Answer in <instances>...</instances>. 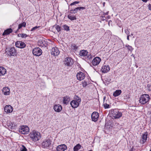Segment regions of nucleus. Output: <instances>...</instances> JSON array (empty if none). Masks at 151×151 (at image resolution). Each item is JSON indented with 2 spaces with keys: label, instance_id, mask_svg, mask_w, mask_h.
Here are the masks:
<instances>
[{
  "label": "nucleus",
  "instance_id": "6ab92c4d",
  "mask_svg": "<svg viewBox=\"0 0 151 151\" xmlns=\"http://www.w3.org/2000/svg\"><path fill=\"white\" fill-rule=\"evenodd\" d=\"M54 109L55 111L59 112L62 110V107L59 104L55 105L54 106Z\"/></svg>",
  "mask_w": 151,
  "mask_h": 151
},
{
  "label": "nucleus",
  "instance_id": "7c9ffc66",
  "mask_svg": "<svg viewBox=\"0 0 151 151\" xmlns=\"http://www.w3.org/2000/svg\"><path fill=\"white\" fill-rule=\"evenodd\" d=\"M146 90L149 91H151V83H148L145 87Z\"/></svg>",
  "mask_w": 151,
  "mask_h": 151
},
{
  "label": "nucleus",
  "instance_id": "3c124183",
  "mask_svg": "<svg viewBox=\"0 0 151 151\" xmlns=\"http://www.w3.org/2000/svg\"><path fill=\"white\" fill-rule=\"evenodd\" d=\"M110 18V16H108L107 17V19H109Z\"/></svg>",
  "mask_w": 151,
  "mask_h": 151
},
{
  "label": "nucleus",
  "instance_id": "864d4df0",
  "mask_svg": "<svg viewBox=\"0 0 151 151\" xmlns=\"http://www.w3.org/2000/svg\"><path fill=\"white\" fill-rule=\"evenodd\" d=\"M102 18H104V17H104V16H102Z\"/></svg>",
  "mask_w": 151,
  "mask_h": 151
},
{
  "label": "nucleus",
  "instance_id": "473e14b6",
  "mask_svg": "<svg viewBox=\"0 0 151 151\" xmlns=\"http://www.w3.org/2000/svg\"><path fill=\"white\" fill-rule=\"evenodd\" d=\"M63 27L64 30L67 31H68L70 30L69 27L66 24L64 25L63 26Z\"/></svg>",
  "mask_w": 151,
  "mask_h": 151
},
{
  "label": "nucleus",
  "instance_id": "72a5a7b5",
  "mask_svg": "<svg viewBox=\"0 0 151 151\" xmlns=\"http://www.w3.org/2000/svg\"><path fill=\"white\" fill-rule=\"evenodd\" d=\"M54 27H55V29L58 32H59L61 31V27L59 26H54Z\"/></svg>",
  "mask_w": 151,
  "mask_h": 151
},
{
  "label": "nucleus",
  "instance_id": "20e7f679",
  "mask_svg": "<svg viewBox=\"0 0 151 151\" xmlns=\"http://www.w3.org/2000/svg\"><path fill=\"white\" fill-rule=\"evenodd\" d=\"M111 116L115 119H119L122 115V113L119 111L118 110L116 109L111 110Z\"/></svg>",
  "mask_w": 151,
  "mask_h": 151
},
{
  "label": "nucleus",
  "instance_id": "4be33fe9",
  "mask_svg": "<svg viewBox=\"0 0 151 151\" xmlns=\"http://www.w3.org/2000/svg\"><path fill=\"white\" fill-rule=\"evenodd\" d=\"M6 73V70L3 67L0 66V76H4Z\"/></svg>",
  "mask_w": 151,
  "mask_h": 151
},
{
  "label": "nucleus",
  "instance_id": "ddd939ff",
  "mask_svg": "<svg viewBox=\"0 0 151 151\" xmlns=\"http://www.w3.org/2000/svg\"><path fill=\"white\" fill-rule=\"evenodd\" d=\"M99 114L98 113L96 112H93L91 116V117L92 121L96 122L97 121L99 117Z\"/></svg>",
  "mask_w": 151,
  "mask_h": 151
},
{
  "label": "nucleus",
  "instance_id": "cd10ccee",
  "mask_svg": "<svg viewBox=\"0 0 151 151\" xmlns=\"http://www.w3.org/2000/svg\"><path fill=\"white\" fill-rule=\"evenodd\" d=\"M122 91L121 90H116L113 93V95L116 97L119 96L121 93Z\"/></svg>",
  "mask_w": 151,
  "mask_h": 151
},
{
  "label": "nucleus",
  "instance_id": "393cba45",
  "mask_svg": "<svg viewBox=\"0 0 151 151\" xmlns=\"http://www.w3.org/2000/svg\"><path fill=\"white\" fill-rule=\"evenodd\" d=\"M12 32V30L11 28H9L5 30L3 33V35H8Z\"/></svg>",
  "mask_w": 151,
  "mask_h": 151
},
{
  "label": "nucleus",
  "instance_id": "6e6d98bb",
  "mask_svg": "<svg viewBox=\"0 0 151 151\" xmlns=\"http://www.w3.org/2000/svg\"><path fill=\"white\" fill-rule=\"evenodd\" d=\"M133 34H131V35L132 36H133Z\"/></svg>",
  "mask_w": 151,
  "mask_h": 151
},
{
  "label": "nucleus",
  "instance_id": "9d476101",
  "mask_svg": "<svg viewBox=\"0 0 151 151\" xmlns=\"http://www.w3.org/2000/svg\"><path fill=\"white\" fill-rule=\"evenodd\" d=\"M60 52L58 49L56 47L52 48L51 50V54L54 56L58 55L59 54Z\"/></svg>",
  "mask_w": 151,
  "mask_h": 151
},
{
  "label": "nucleus",
  "instance_id": "0eeeda50",
  "mask_svg": "<svg viewBox=\"0 0 151 151\" xmlns=\"http://www.w3.org/2000/svg\"><path fill=\"white\" fill-rule=\"evenodd\" d=\"M81 102V99L79 97H78V99H76V100H72L71 101L70 104L73 108H76L78 106L79 103Z\"/></svg>",
  "mask_w": 151,
  "mask_h": 151
},
{
  "label": "nucleus",
  "instance_id": "2eb2a0df",
  "mask_svg": "<svg viewBox=\"0 0 151 151\" xmlns=\"http://www.w3.org/2000/svg\"><path fill=\"white\" fill-rule=\"evenodd\" d=\"M101 61V59L99 57L94 58L92 61V64L93 65H98Z\"/></svg>",
  "mask_w": 151,
  "mask_h": 151
},
{
  "label": "nucleus",
  "instance_id": "c9c22d12",
  "mask_svg": "<svg viewBox=\"0 0 151 151\" xmlns=\"http://www.w3.org/2000/svg\"><path fill=\"white\" fill-rule=\"evenodd\" d=\"M85 9V8L84 7H78L76 8V9L78 11V10L81 11Z\"/></svg>",
  "mask_w": 151,
  "mask_h": 151
},
{
  "label": "nucleus",
  "instance_id": "2f4dec72",
  "mask_svg": "<svg viewBox=\"0 0 151 151\" xmlns=\"http://www.w3.org/2000/svg\"><path fill=\"white\" fill-rule=\"evenodd\" d=\"M68 17L69 19L71 20H76V18L75 17L72 16L70 14L68 15Z\"/></svg>",
  "mask_w": 151,
  "mask_h": 151
},
{
  "label": "nucleus",
  "instance_id": "9b49d317",
  "mask_svg": "<svg viewBox=\"0 0 151 151\" xmlns=\"http://www.w3.org/2000/svg\"><path fill=\"white\" fill-rule=\"evenodd\" d=\"M15 46L18 48H23L25 47L26 44L23 42L18 41L15 43Z\"/></svg>",
  "mask_w": 151,
  "mask_h": 151
},
{
  "label": "nucleus",
  "instance_id": "a211bd4d",
  "mask_svg": "<svg viewBox=\"0 0 151 151\" xmlns=\"http://www.w3.org/2000/svg\"><path fill=\"white\" fill-rule=\"evenodd\" d=\"M38 45L39 46L46 47L47 45V43L44 40H40L38 42Z\"/></svg>",
  "mask_w": 151,
  "mask_h": 151
},
{
  "label": "nucleus",
  "instance_id": "ea45409f",
  "mask_svg": "<svg viewBox=\"0 0 151 151\" xmlns=\"http://www.w3.org/2000/svg\"><path fill=\"white\" fill-rule=\"evenodd\" d=\"M126 46L127 47V49L131 51H132V50H133V48H132V46L129 45H128V46H127L126 45Z\"/></svg>",
  "mask_w": 151,
  "mask_h": 151
},
{
  "label": "nucleus",
  "instance_id": "bb28decb",
  "mask_svg": "<svg viewBox=\"0 0 151 151\" xmlns=\"http://www.w3.org/2000/svg\"><path fill=\"white\" fill-rule=\"evenodd\" d=\"M88 53L86 50H82L80 51L79 55L81 56H86Z\"/></svg>",
  "mask_w": 151,
  "mask_h": 151
},
{
  "label": "nucleus",
  "instance_id": "79ce46f5",
  "mask_svg": "<svg viewBox=\"0 0 151 151\" xmlns=\"http://www.w3.org/2000/svg\"><path fill=\"white\" fill-rule=\"evenodd\" d=\"M28 36V35H27L25 34H22V38H26Z\"/></svg>",
  "mask_w": 151,
  "mask_h": 151
},
{
  "label": "nucleus",
  "instance_id": "58836bf2",
  "mask_svg": "<svg viewBox=\"0 0 151 151\" xmlns=\"http://www.w3.org/2000/svg\"><path fill=\"white\" fill-rule=\"evenodd\" d=\"M78 11L77 9H76V8L74 9H72L70 10V12L71 13L75 14L77 13Z\"/></svg>",
  "mask_w": 151,
  "mask_h": 151
},
{
  "label": "nucleus",
  "instance_id": "f3484780",
  "mask_svg": "<svg viewBox=\"0 0 151 151\" xmlns=\"http://www.w3.org/2000/svg\"><path fill=\"white\" fill-rule=\"evenodd\" d=\"M67 148L66 145L65 144H62L58 145L57 147L58 151H64Z\"/></svg>",
  "mask_w": 151,
  "mask_h": 151
},
{
  "label": "nucleus",
  "instance_id": "1a4fd4ad",
  "mask_svg": "<svg viewBox=\"0 0 151 151\" xmlns=\"http://www.w3.org/2000/svg\"><path fill=\"white\" fill-rule=\"evenodd\" d=\"M42 50L39 47L34 48L32 50L33 55L36 56H40L42 54Z\"/></svg>",
  "mask_w": 151,
  "mask_h": 151
},
{
  "label": "nucleus",
  "instance_id": "13d9d810",
  "mask_svg": "<svg viewBox=\"0 0 151 151\" xmlns=\"http://www.w3.org/2000/svg\"><path fill=\"white\" fill-rule=\"evenodd\" d=\"M0 151H1V150H0Z\"/></svg>",
  "mask_w": 151,
  "mask_h": 151
},
{
  "label": "nucleus",
  "instance_id": "4468645a",
  "mask_svg": "<svg viewBox=\"0 0 151 151\" xmlns=\"http://www.w3.org/2000/svg\"><path fill=\"white\" fill-rule=\"evenodd\" d=\"M13 110V108L10 105H6L4 108V110L6 113H11Z\"/></svg>",
  "mask_w": 151,
  "mask_h": 151
},
{
  "label": "nucleus",
  "instance_id": "423d86ee",
  "mask_svg": "<svg viewBox=\"0 0 151 151\" xmlns=\"http://www.w3.org/2000/svg\"><path fill=\"white\" fill-rule=\"evenodd\" d=\"M42 146L43 148H49L51 147V141L48 139L44 141L42 143Z\"/></svg>",
  "mask_w": 151,
  "mask_h": 151
},
{
  "label": "nucleus",
  "instance_id": "a18cd8bd",
  "mask_svg": "<svg viewBox=\"0 0 151 151\" xmlns=\"http://www.w3.org/2000/svg\"><path fill=\"white\" fill-rule=\"evenodd\" d=\"M109 12H107L106 13H104L103 15H107L108 14Z\"/></svg>",
  "mask_w": 151,
  "mask_h": 151
},
{
  "label": "nucleus",
  "instance_id": "4d7b16f0",
  "mask_svg": "<svg viewBox=\"0 0 151 151\" xmlns=\"http://www.w3.org/2000/svg\"><path fill=\"white\" fill-rule=\"evenodd\" d=\"M105 4V2H104L103 3V4H104H104Z\"/></svg>",
  "mask_w": 151,
  "mask_h": 151
},
{
  "label": "nucleus",
  "instance_id": "a19ab883",
  "mask_svg": "<svg viewBox=\"0 0 151 151\" xmlns=\"http://www.w3.org/2000/svg\"><path fill=\"white\" fill-rule=\"evenodd\" d=\"M79 3H80L79 1H74V2H73V3H71L70 4V6H73V5H74L76 4H78Z\"/></svg>",
  "mask_w": 151,
  "mask_h": 151
},
{
  "label": "nucleus",
  "instance_id": "37998d69",
  "mask_svg": "<svg viewBox=\"0 0 151 151\" xmlns=\"http://www.w3.org/2000/svg\"><path fill=\"white\" fill-rule=\"evenodd\" d=\"M124 32L127 35H129V32L127 29H125L124 30Z\"/></svg>",
  "mask_w": 151,
  "mask_h": 151
},
{
  "label": "nucleus",
  "instance_id": "f8f14e48",
  "mask_svg": "<svg viewBox=\"0 0 151 151\" xmlns=\"http://www.w3.org/2000/svg\"><path fill=\"white\" fill-rule=\"evenodd\" d=\"M110 70V67L108 65H103L102 67L101 71L104 73H107Z\"/></svg>",
  "mask_w": 151,
  "mask_h": 151
},
{
  "label": "nucleus",
  "instance_id": "c756f323",
  "mask_svg": "<svg viewBox=\"0 0 151 151\" xmlns=\"http://www.w3.org/2000/svg\"><path fill=\"white\" fill-rule=\"evenodd\" d=\"M81 146V145L79 144L77 145H76L74 147L73 151H78L79 149H80Z\"/></svg>",
  "mask_w": 151,
  "mask_h": 151
},
{
  "label": "nucleus",
  "instance_id": "7ed1b4c3",
  "mask_svg": "<svg viewBox=\"0 0 151 151\" xmlns=\"http://www.w3.org/2000/svg\"><path fill=\"white\" fill-rule=\"evenodd\" d=\"M5 51L6 55L9 56H14L17 54V50L14 47H7Z\"/></svg>",
  "mask_w": 151,
  "mask_h": 151
},
{
  "label": "nucleus",
  "instance_id": "49530a36",
  "mask_svg": "<svg viewBox=\"0 0 151 151\" xmlns=\"http://www.w3.org/2000/svg\"><path fill=\"white\" fill-rule=\"evenodd\" d=\"M148 8L150 10H151V5L149 4L148 6Z\"/></svg>",
  "mask_w": 151,
  "mask_h": 151
},
{
  "label": "nucleus",
  "instance_id": "c03bdc74",
  "mask_svg": "<svg viewBox=\"0 0 151 151\" xmlns=\"http://www.w3.org/2000/svg\"><path fill=\"white\" fill-rule=\"evenodd\" d=\"M86 57H87V58L88 59H90L91 58V55H87Z\"/></svg>",
  "mask_w": 151,
  "mask_h": 151
},
{
  "label": "nucleus",
  "instance_id": "39448f33",
  "mask_svg": "<svg viewBox=\"0 0 151 151\" xmlns=\"http://www.w3.org/2000/svg\"><path fill=\"white\" fill-rule=\"evenodd\" d=\"M64 64L65 66L68 67H71L73 65V60L70 57H66L63 61Z\"/></svg>",
  "mask_w": 151,
  "mask_h": 151
},
{
  "label": "nucleus",
  "instance_id": "4c0bfd02",
  "mask_svg": "<svg viewBox=\"0 0 151 151\" xmlns=\"http://www.w3.org/2000/svg\"><path fill=\"white\" fill-rule=\"evenodd\" d=\"M82 86L83 87H86L87 85V82L86 81H84L82 82Z\"/></svg>",
  "mask_w": 151,
  "mask_h": 151
},
{
  "label": "nucleus",
  "instance_id": "de8ad7c7",
  "mask_svg": "<svg viewBox=\"0 0 151 151\" xmlns=\"http://www.w3.org/2000/svg\"><path fill=\"white\" fill-rule=\"evenodd\" d=\"M22 34H18V36L19 37H22Z\"/></svg>",
  "mask_w": 151,
  "mask_h": 151
},
{
  "label": "nucleus",
  "instance_id": "5701e85b",
  "mask_svg": "<svg viewBox=\"0 0 151 151\" xmlns=\"http://www.w3.org/2000/svg\"><path fill=\"white\" fill-rule=\"evenodd\" d=\"M148 133L147 132H145L143 133L142 136L143 143L145 142L147 139Z\"/></svg>",
  "mask_w": 151,
  "mask_h": 151
},
{
  "label": "nucleus",
  "instance_id": "dca6fc26",
  "mask_svg": "<svg viewBox=\"0 0 151 151\" xmlns=\"http://www.w3.org/2000/svg\"><path fill=\"white\" fill-rule=\"evenodd\" d=\"M76 77L77 79L79 81H81L84 78L85 76L83 73L80 72L77 73Z\"/></svg>",
  "mask_w": 151,
  "mask_h": 151
},
{
  "label": "nucleus",
  "instance_id": "8fccbe9b",
  "mask_svg": "<svg viewBox=\"0 0 151 151\" xmlns=\"http://www.w3.org/2000/svg\"><path fill=\"white\" fill-rule=\"evenodd\" d=\"M142 1L144 2H147V0H142Z\"/></svg>",
  "mask_w": 151,
  "mask_h": 151
},
{
  "label": "nucleus",
  "instance_id": "603ef678",
  "mask_svg": "<svg viewBox=\"0 0 151 151\" xmlns=\"http://www.w3.org/2000/svg\"><path fill=\"white\" fill-rule=\"evenodd\" d=\"M149 115H150V117H151V112H150V113L149 114Z\"/></svg>",
  "mask_w": 151,
  "mask_h": 151
},
{
  "label": "nucleus",
  "instance_id": "b1692460",
  "mask_svg": "<svg viewBox=\"0 0 151 151\" xmlns=\"http://www.w3.org/2000/svg\"><path fill=\"white\" fill-rule=\"evenodd\" d=\"M106 97L105 96H104L103 98V105L105 109H107L109 108V104L107 103V100L105 101V100Z\"/></svg>",
  "mask_w": 151,
  "mask_h": 151
},
{
  "label": "nucleus",
  "instance_id": "412c9836",
  "mask_svg": "<svg viewBox=\"0 0 151 151\" xmlns=\"http://www.w3.org/2000/svg\"><path fill=\"white\" fill-rule=\"evenodd\" d=\"M7 125L8 127L11 129H14L16 126L14 123L10 121H8L7 122Z\"/></svg>",
  "mask_w": 151,
  "mask_h": 151
},
{
  "label": "nucleus",
  "instance_id": "f257e3e1",
  "mask_svg": "<svg viewBox=\"0 0 151 151\" xmlns=\"http://www.w3.org/2000/svg\"><path fill=\"white\" fill-rule=\"evenodd\" d=\"M29 135L31 139L34 142L39 141L41 137V134L39 132L35 131L31 133Z\"/></svg>",
  "mask_w": 151,
  "mask_h": 151
},
{
  "label": "nucleus",
  "instance_id": "a878e982",
  "mask_svg": "<svg viewBox=\"0 0 151 151\" xmlns=\"http://www.w3.org/2000/svg\"><path fill=\"white\" fill-rule=\"evenodd\" d=\"M70 101V99L68 97L66 96L63 97V103L64 104H67Z\"/></svg>",
  "mask_w": 151,
  "mask_h": 151
},
{
  "label": "nucleus",
  "instance_id": "6e6552de",
  "mask_svg": "<svg viewBox=\"0 0 151 151\" xmlns=\"http://www.w3.org/2000/svg\"><path fill=\"white\" fill-rule=\"evenodd\" d=\"M29 132V128L27 126H21L19 128V132L23 134H27Z\"/></svg>",
  "mask_w": 151,
  "mask_h": 151
},
{
  "label": "nucleus",
  "instance_id": "5fc2aeb1",
  "mask_svg": "<svg viewBox=\"0 0 151 151\" xmlns=\"http://www.w3.org/2000/svg\"><path fill=\"white\" fill-rule=\"evenodd\" d=\"M105 20V19H103V21H104V20Z\"/></svg>",
  "mask_w": 151,
  "mask_h": 151
},
{
  "label": "nucleus",
  "instance_id": "e433bc0d",
  "mask_svg": "<svg viewBox=\"0 0 151 151\" xmlns=\"http://www.w3.org/2000/svg\"><path fill=\"white\" fill-rule=\"evenodd\" d=\"M40 27V26H35L33 27L31 29V31H35L37 29H39Z\"/></svg>",
  "mask_w": 151,
  "mask_h": 151
},
{
  "label": "nucleus",
  "instance_id": "09e8293b",
  "mask_svg": "<svg viewBox=\"0 0 151 151\" xmlns=\"http://www.w3.org/2000/svg\"><path fill=\"white\" fill-rule=\"evenodd\" d=\"M129 36H130V35H127V39L128 40H129Z\"/></svg>",
  "mask_w": 151,
  "mask_h": 151
},
{
  "label": "nucleus",
  "instance_id": "aec40b11",
  "mask_svg": "<svg viewBox=\"0 0 151 151\" xmlns=\"http://www.w3.org/2000/svg\"><path fill=\"white\" fill-rule=\"evenodd\" d=\"M2 92L5 95H8L10 94V89L7 87H4L3 89Z\"/></svg>",
  "mask_w": 151,
  "mask_h": 151
},
{
  "label": "nucleus",
  "instance_id": "c85d7f7f",
  "mask_svg": "<svg viewBox=\"0 0 151 151\" xmlns=\"http://www.w3.org/2000/svg\"><path fill=\"white\" fill-rule=\"evenodd\" d=\"M26 25V23L25 22H23L22 23L19 24L18 25V29L19 30L22 27H25Z\"/></svg>",
  "mask_w": 151,
  "mask_h": 151
},
{
  "label": "nucleus",
  "instance_id": "bf43d9fd",
  "mask_svg": "<svg viewBox=\"0 0 151 151\" xmlns=\"http://www.w3.org/2000/svg\"><path fill=\"white\" fill-rule=\"evenodd\" d=\"M150 151H151V149L150 150Z\"/></svg>",
  "mask_w": 151,
  "mask_h": 151
},
{
  "label": "nucleus",
  "instance_id": "f704fd0d",
  "mask_svg": "<svg viewBox=\"0 0 151 151\" xmlns=\"http://www.w3.org/2000/svg\"><path fill=\"white\" fill-rule=\"evenodd\" d=\"M20 151H27V149L26 147L24 145H22L20 147Z\"/></svg>",
  "mask_w": 151,
  "mask_h": 151
},
{
  "label": "nucleus",
  "instance_id": "f03ea898",
  "mask_svg": "<svg viewBox=\"0 0 151 151\" xmlns=\"http://www.w3.org/2000/svg\"><path fill=\"white\" fill-rule=\"evenodd\" d=\"M150 99V97L149 95L147 94H142L140 97L139 103L141 104H145L149 102Z\"/></svg>",
  "mask_w": 151,
  "mask_h": 151
}]
</instances>
